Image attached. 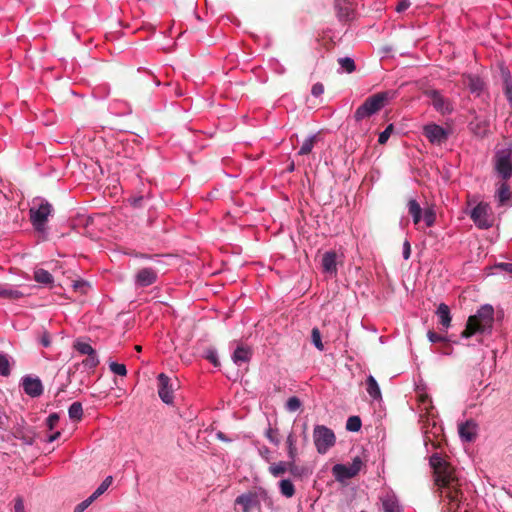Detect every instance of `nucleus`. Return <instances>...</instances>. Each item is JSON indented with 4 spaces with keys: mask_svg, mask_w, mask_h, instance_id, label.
<instances>
[{
    "mask_svg": "<svg viewBox=\"0 0 512 512\" xmlns=\"http://www.w3.org/2000/svg\"><path fill=\"white\" fill-rule=\"evenodd\" d=\"M430 465L434 470L441 501L448 505L450 512H467L470 486L456 475L455 470L439 454L430 457Z\"/></svg>",
    "mask_w": 512,
    "mask_h": 512,
    "instance_id": "1",
    "label": "nucleus"
},
{
    "mask_svg": "<svg viewBox=\"0 0 512 512\" xmlns=\"http://www.w3.org/2000/svg\"><path fill=\"white\" fill-rule=\"evenodd\" d=\"M494 324V309L489 304L482 305L474 315H471L461 332V338H470L474 335L490 334Z\"/></svg>",
    "mask_w": 512,
    "mask_h": 512,
    "instance_id": "2",
    "label": "nucleus"
},
{
    "mask_svg": "<svg viewBox=\"0 0 512 512\" xmlns=\"http://www.w3.org/2000/svg\"><path fill=\"white\" fill-rule=\"evenodd\" d=\"M53 206L42 197H35L29 208V218L34 230L43 235H47V223L53 213Z\"/></svg>",
    "mask_w": 512,
    "mask_h": 512,
    "instance_id": "3",
    "label": "nucleus"
},
{
    "mask_svg": "<svg viewBox=\"0 0 512 512\" xmlns=\"http://www.w3.org/2000/svg\"><path fill=\"white\" fill-rule=\"evenodd\" d=\"M395 96V92L392 91H384L376 93L370 97H368L363 104H361L354 113V118L357 122L362 121L363 119L369 118L374 115L378 111H380L385 103Z\"/></svg>",
    "mask_w": 512,
    "mask_h": 512,
    "instance_id": "4",
    "label": "nucleus"
},
{
    "mask_svg": "<svg viewBox=\"0 0 512 512\" xmlns=\"http://www.w3.org/2000/svg\"><path fill=\"white\" fill-rule=\"evenodd\" d=\"M493 164L499 178L504 181L510 179L512 177V146L496 150Z\"/></svg>",
    "mask_w": 512,
    "mask_h": 512,
    "instance_id": "5",
    "label": "nucleus"
},
{
    "mask_svg": "<svg viewBox=\"0 0 512 512\" xmlns=\"http://www.w3.org/2000/svg\"><path fill=\"white\" fill-rule=\"evenodd\" d=\"M268 499V493L264 489L258 491H249L236 497L235 505L239 506L241 510L237 512H251L252 509L260 508L261 501Z\"/></svg>",
    "mask_w": 512,
    "mask_h": 512,
    "instance_id": "6",
    "label": "nucleus"
},
{
    "mask_svg": "<svg viewBox=\"0 0 512 512\" xmlns=\"http://www.w3.org/2000/svg\"><path fill=\"white\" fill-rule=\"evenodd\" d=\"M313 439L316 450L319 454H325L334 446L336 438L334 432L323 425H316L313 431Z\"/></svg>",
    "mask_w": 512,
    "mask_h": 512,
    "instance_id": "7",
    "label": "nucleus"
},
{
    "mask_svg": "<svg viewBox=\"0 0 512 512\" xmlns=\"http://www.w3.org/2000/svg\"><path fill=\"white\" fill-rule=\"evenodd\" d=\"M363 462L359 456L355 457L351 464H336L332 468V473L336 480L343 482L355 477L361 470Z\"/></svg>",
    "mask_w": 512,
    "mask_h": 512,
    "instance_id": "8",
    "label": "nucleus"
},
{
    "mask_svg": "<svg viewBox=\"0 0 512 512\" xmlns=\"http://www.w3.org/2000/svg\"><path fill=\"white\" fill-rule=\"evenodd\" d=\"M157 383H158L159 398L165 404L173 405L175 385H174L172 379L165 373H160L157 376Z\"/></svg>",
    "mask_w": 512,
    "mask_h": 512,
    "instance_id": "9",
    "label": "nucleus"
},
{
    "mask_svg": "<svg viewBox=\"0 0 512 512\" xmlns=\"http://www.w3.org/2000/svg\"><path fill=\"white\" fill-rule=\"evenodd\" d=\"M471 219L480 229H488L493 225L490 208L487 204L479 203L471 211Z\"/></svg>",
    "mask_w": 512,
    "mask_h": 512,
    "instance_id": "10",
    "label": "nucleus"
},
{
    "mask_svg": "<svg viewBox=\"0 0 512 512\" xmlns=\"http://www.w3.org/2000/svg\"><path fill=\"white\" fill-rule=\"evenodd\" d=\"M423 134L434 145H441L449 137V131L435 123L425 125L423 127Z\"/></svg>",
    "mask_w": 512,
    "mask_h": 512,
    "instance_id": "11",
    "label": "nucleus"
},
{
    "mask_svg": "<svg viewBox=\"0 0 512 512\" xmlns=\"http://www.w3.org/2000/svg\"><path fill=\"white\" fill-rule=\"evenodd\" d=\"M426 95L430 98L431 104L434 109L442 115L449 114L452 112L453 107L450 101L445 98L438 90H429Z\"/></svg>",
    "mask_w": 512,
    "mask_h": 512,
    "instance_id": "12",
    "label": "nucleus"
},
{
    "mask_svg": "<svg viewBox=\"0 0 512 512\" xmlns=\"http://www.w3.org/2000/svg\"><path fill=\"white\" fill-rule=\"evenodd\" d=\"M158 279L157 270L151 267H145L137 271L134 277V284L136 287H148L154 284Z\"/></svg>",
    "mask_w": 512,
    "mask_h": 512,
    "instance_id": "13",
    "label": "nucleus"
},
{
    "mask_svg": "<svg viewBox=\"0 0 512 512\" xmlns=\"http://www.w3.org/2000/svg\"><path fill=\"white\" fill-rule=\"evenodd\" d=\"M21 384L24 392L32 398L39 397L43 393V385L38 377L24 376Z\"/></svg>",
    "mask_w": 512,
    "mask_h": 512,
    "instance_id": "14",
    "label": "nucleus"
},
{
    "mask_svg": "<svg viewBox=\"0 0 512 512\" xmlns=\"http://www.w3.org/2000/svg\"><path fill=\"white\" fill-rule=\"evenodd\" d=\"M463 85H465L471 94L479 97L485 90V83L481 77L475 74H464Z\"/></svg>",
    "mask_w": 512,
    "mask_h": 512,
    "instance_id": "15",
    "label": "nucleus"
},
{
    "mask_svg": "<svg viewBox=\"0 0 512 512\" xmlns=\"http://www.w3.org/2000/svg\"><path fill=\"white\" fill-rule=\"evenodd\" d=\"M489 127V119L482 116H475L469 123V129L478 137H485L489 132Z\"/></svg>",
    "mask_w": 512,
    "mask_h": 512,
    "instance_id": "16",
    "label": "nucleus"
},
{
    "mask_svg": "<svg viewBox=\"0 0 512 512\" xmlns=\"http://www.w3.org/2000/svg\"><path fill=\"white\" fill-rule=\"evenodd\" d=\"M337 16L341 21H348L352 18L354 8L352 0H335Z\"/></svg>",
    "mask_w": 512,
    "mask_h": 512,
    "instance_id": "17",
    "label": "nucleus"
},
{
    "mask_svg": "<svg viewBox=\"0 0 512 512\" xmlns=\"http://www.w3.org/2000/svg\"><path fill=\"white\" fill-rule=\"evenodd\" d=\"M252 357V350L245 345H238L232 353V361L234 364L241 366L248 363Z\"/></svg>",
    "mask_w": 512,
    "mask_h": 512,
    "instance_id": "18",
    "label": "nucleus"
},
{
    "mask_svg": "<svg viewBox=\"0 0 512 512\" xmlns=\"http://www.w3.org/2000/svg\"><path fill=\"white\" fill-rule=\"evenodd\" d=\"M323 272L336 275L337 273V254L335 251H327L322 257Z\"/></svg>",
    "mask_w": 512,
    "mask_h": 512,
    "instance_id": "19",
    "label": "nucleus"
},
{
    "mask_svg": "<svg viewBox=\"0 0 512 512\" xmlns=\"http://www.w3.org/2000/svg\"><path fill=\"white\" fill-rule=\"evenodd\" d=\"M436 315L439 319V324L441 325L442 330L447 331L452 320L449 306L445 303H440L436 310Z\"/></svg>",
    "mask_w": 512,
    "mask_h": 512,
    "instance_id": "20",
    "label": "nucleus"
},
{
    "mask_svg": "<svg viewBox=\"0 0 512 512\" xmlns=\"http://www.w3.org/2000/svg\"><path fill=\"white\" fill-rule=\"evenodd\" d=\"M384 512H400V505L397 497L392 492H387L381 497Z\"/></svg>",
    "mask_w": 512,
    "mask_h": 512,
    "instance_id": "21",
    "label": "nucleus"
},
{
    "mask_svg": "<svg viewBox=\"0 0 512 512\" xmlns=\"http://www.w3.org/2000/svg\"><path fill=\"white\" fill-rule=\"evenodd\" d=\"M459 435L465 442H472L476 437V425L472 421H466L459 425Z\"/></svg>",
    "mask_w": 512,
    "mask_h": 512,
    "instance_id": "22",
    "label": "nucleus"
},
{
    "mask_svg": "<svg viewBox=\"0 0 512 512\" xmlns=\"http://www.w3.org/2000/svg\"><path fill=\"white\" fill-rule=\"evenodd\" d=\"M24 297V293L10 284H0V298L16 300Z\"/></svg>",
    "mask_w": 512,
    "mask_h": 512,
    "instance_id": "23",
    "label": "nucleus"
},
{
    "mask_svg": "<svg viewBox=\"0 0 512 512\" xmlns=\"http://www.w3.org/2000/svg\"><path fill=\"white\" fill-rule=\"evenodd\" d=\"M297 438L293 432H290L286 438L287 445V456L290 460V464L293 466V463L296 462L298 456V450L296 447Z\"/></svg>",
    "mask_w": 512,
    "mask_h": 512,
    "instance_id": "24",
    "label": "nucleus"
},
{
    "mask_svg": "<svg viewBox=\"0 0 512 512\" xmlns=\"http://www.w3.org/2000/svg\"><path fill=\"white\" fill-rule=\"evenodd\" d=\"M408 212L412 217L413 223L419 225L422 220L423 210L415 199H410L407 204Z\"/></svg>",
    "mask_w": 512,
    "mask_h": 512,
    "instance_id": "25",
    "label": "nucleus"
},
{
    "mask_svg": "<svg viewBox=\"0 0 512 512\" xmlns=\"http://www.w3.org/2000/svg\"><path fill=\"white\" fill-rule=\"evenodd\" d=\"M293 467H294V465L292 466L290 464V460L288 462L279 461L277 463H273L270 465L269 472L274 477H279V476L283 475L288 470L290 472H293Z\"/></svg>",
    "mask_w": 512,
    "mask_h": 512,
    "instance_id": "26",
    "label": "nucleus"
},
{
    "mask_svg": "<svg viewBox=\"0 0 512 512\" xmlns=\"http://www.w3.org/2000/svg\"><path fill=\"white\" fill-rule=\"evenodd\" d=\"M366 385H367V392L371 398H373L374 400L381 399L380 387H379L376 379L372 375H369L367 377Z\"/></svg>",
    "mask_w": 512,
    "mask_h": 512,
    "instance_id": "27",
    "label": "nucleus"
},
{
    "mask_svg": "<svg viewBox=\"0 0 512 512\" xmlns=\"http://www.w3.org/2000/svg\"><path fill=\"white\" fill-rule=\"evenodd\" d=\"M73 348L82 355H91L96 352V350L86 341L82 339L75 340L73 344Z\"/></svg>",
    "mask_w": 512,
    "mask_h": 512,
    "instance_id": "28",
    "label": "nucleus"
},
{
    "mask_svg": "<svg viewBox=\"0 0 512 512\" xmlns=\"http://www.w3.org/2000/svg\"><path fill=\"white\" fill-rule=\"evenodd\" d=\"M280 493L286 497L291 498L295 494V487L291 480L283 479L279 482Z\"/></svg>",
    "mask_w": 512,
    "mask_h": 512,
    "instance_id": "29",
    "label": "nucleus"
},
{
    "mask_svg": "<svg viewBox=\"0 0 512 512\" xmlns=\"http://www.w3.org/2000/svg\"><path fill=\"white\" fill-rule=\"evenodd\" d=\"M34 279L36 282L44 285H48L53 282V276L51 273L44 269H37L34 272Z\"/></svg>",
    "mask_w": 512,
    "mask_h": 512,
    "instance_id": "30",
    "label": "nucleus"
},
{
    "mask_svg": "<svg viewBox=\"0 0 512 512\" xmlns=\"http://www.w3.org/2000/svg\"><path fill=\"white\" fill-rule=\"evenodd\" d=\"M99 357L97 352L88 355L81 363L84 369L88 371H94L95 368L99 365Z\"/></svg>",
    "mask_w": 512,
    "mask_h": 512,
    "instance_id": "31",
    "label": "nucleus"
},
{
    "mask_svg": "<svg viewBox=\"0 0 512 512\" xmlns=\"http://www.w3.org/2000/svg\"><path fill=\"white\" fill-rule=\"evenodd\" d=\"M68 415L71 420H81L83 416L82 404L80 402H73L68 409Z\"/></svg>",
    "mask_w": 512,
    "mask_h": 512,
    "instance_id": "32",
    "label": "nucleus"
},
{
    "mask_svg": "<svg viewBox=\"0 0 512 512\" xmlns=\"http://www.w3.org/2000/svg\"><path fill=\"white\" fill-rule=\"evenodd\" d=\"M315 140H316V135H311L308 138H306L304 140V142L302 143V145L298 151V154L299 155H308L314 147Z\"/></svg>",
    "mask_w": 512,
    "mask_h": 512,
    "instance_id": "33",
    "label": "nucleus"
},
{
    "mask_svg": "<svg viewBox=\"0 0 512 512\" xmlns=\"http://www.w3.org/2000/svg\"><path fill=\"white\" fill-rule=\"evenodd\" d=\"M112 480V476H107L103 480V482L97 487V489L91 494L92 499L96 500L99 496L106 492L109 486L112 484Z\"/></svg>",
    "mask_w": 512,
    "mask_h": 512,
    "instance_id": "34",
    "label": "nucleus"
},
{
    "mask_svg": "<svg viewBox=\"0 0 512 512\" xmlns=\"http://www.w3.org/2000/svg\"><path fill=\"white\" fill-rule=\"evenodd\" d=\"M422 219L427 227H432L436 221V213L433 208H427L422 213Z\"/></svg>",
    "mask_w": 512,
    "mask_h": 512,
    "instance_id": "35",
    "label": "nucleus"
},
{
    "mask_svg": "<svg viewBox=\"0 0 512 512\" xmlns=\"http://www.w3.org/2000/svg\"><path fill=\"white\" fill-rule=\"evenodd\" d=\"M361 419L358 416H350L346 422V429L350 432H357L361 429Z\"/></svg>",
    "mask_w": 512,
    "mask_h": 512,
    "instance_id": "36",
    "label": "nucleus"
},
{
    "mask_svg": "<svg viewBox=\"0 0 512 512\" xmlns=\"http://www.w3.org/2000/svg\"><path fill=\"white\" fill-rule=\"evenodd\" d=\"M498 198L501 203L507 201L510 197V187L509 185L503 180V182L499 185L497 189Z\"/></svg>",
    "mask_w": 512,
    "mask_h": 512,
    "instance_id": "37",
    "label": "nucleus"
},
{
    "mask_svg": "<svg viewBox=\"0 0 512 512\" xmlns=\"http://www.w3.org/2000/svg\"><path fill=\"white\" fill-rule=\"evenodd\" d=\"M338 62L340 67L347 73H352L356 69L355 62L350 57L339 58Z\"/></svg>",
    "mask_w": 512,
    "mask_h": 512,
    "instance_id": "38",
    "label": "nucleus"
},
{
    "mask_svg": "<svg viewBox=\"0 0 512 512\" xmlns=\"http://www.w3.org/2000/svg\"><path fill=\"white\" fill-rule=\"evenodd\" d=\"M311 341L313 345L319 350H324V345L321 338L320 330L317 327H314L311 331Z\"/></svg>",
    "mask_w": 512,
    "mask_h": 512,
    "instance_id": "39",
    "label": "nucleus"
},
{
    "mask_svg": "<svg viewBox=\"0 0 512 512\" xmlns=\"http://www.w3.org/2000/svg\"><path fill=\"white\" fill-rule=\"evenodd\" d=\"M266 438L274 445L278 446L280 443L279 431L277 428L269 426L265 431Z\"/></svg>",
    "mask_w": 512,
    "mask_h": 512,
    "instance_id": "40",
    "label": "nucleus"
},
{
    "mask_svg": "<svg viewBox=\"0 0 512 512\" xmlns=\"http://www.w3.org/2000/svg\"><path fill=\"white\" fill-rule=\"evenodd\" d=\"M0 375H10V362L7 355L0 353Z\"/></svg>",
    "mask_w": 512,
    "mask_h": 512,
    "instance_id": "41",
    "label": "nucleus"
},
{
    "mask_svg": "<svg viewBox=\"0 0 512 512\" xmlns=\"http://www.w3.org/2000/svg\"><path fill=\"white\" fill-rule=\"evenodd\" d=\"M301 405H302V403H301L300 399L296 396H292L287 400L285 408L289 412H295L301 407Z\"/></svg>",
    "mask_w": 512,
    "mask_h": 512,
    "instance_id": "42",
    "label": "nucleus"
},
{
    "mask_svg": "<svg viewBox=\"0 0 512 512\" xmlns=\"http://www.w3.org/2000/svg\"><path fill=\"white\" fill-rule=\"evenodd\" d=\"M109 368L116 375H119V376H122V377L127 375V369H126V366L124 364L117 363V362H111L109 364Z\"/></svg>",
    "mask_w": 512,
    "mask_h": 512,
    "instance_id": "43",
    "label": "nucleus"
},
{
    "mask_svg": "<svg viewBox=\"0 0 512 512\" xmlns=\"http://www.w3.org/2000/svg\"><path fill=\"white\" fill-rule=\"evenodd\" d=\"M394 130V126L393 124H389L384 131H382L380 134H379V137H378V142L379 144H385L389 137L391 136L392 132Z\"/></svg>",
    "mask_w": 512,
    "mask_h": 512,
    "instance_id": "44",
    "label": "nucleus"
},
{
    "mask_svg": "<svg viewBox=\"0 0 512 512\" xmlns=\"http://www.w3.org/2000/svg\"><path fill=\"white\" fill-rule=\"evenodd\" d=\"M427 337L431 343L447 342L448 341L447 336L437 334L436 332H434L432 330L428 331Z\"/></svg>",
    "mask_w": 512,
    "mask_h": 512,
    "instance_id": "45",
    "label": "nucleus"
},
{
    "mask_svg": "<svg viewBox=\"0 0 512 512\" xmlns=\"http://www.w3.org/2000/svg\"><path fill=\"white\" fill-rule=\"evenodd\" d=\"M95 499H92V496L90 495L87 499L79 503L75 508L73 512H84L93 502Z\"/></svg>",
    "mask_w": 512,
    "mask_h": 512,
    "instance_id": "46",
    "label": "nucleus"
},
{
    "mask_svg": "<svg viewBox=\"0 0 512 512\" xmlns=\"http://www.w3.org/2000/svg\"><path fill=\"white\" fill-rule=\"evenodd\" d=\"M59 422V415L57 413H51L46 419V425L50 430H53Z\"/></svg>",
    "mask_w": 512,
    "mask_h": 512,
    "instance_id": "47",
    "label": "nucleus"
},
{
    "mask_svg": "<svg viewBox=\"0 0 512 512\" xmlns=\"http://www.w3.org/2000/svg\"><path fill=\"white\" fill-rule=\"evenodd\" d=\"M258 453L266 462L270 461L271 451L267 446H265V445L259 446Z\"/></svg>",
    "mask_w": 512,
    "mask_h": 512,
    "instance_id": "48",
    "label": "nucleus"
},
{
    "mask_svg": "<svg viewBox=\"0 0 512 512\" xmlns=\"http://www.w3.org/2000/svg\"><path fill=\"white\" fill-rule=\"evenodd\" d=\"M323 93H324V86H323V84H322V83L317 82V83H315V84L312 86L311 94H312L314 97H319V96H321Z\"/></svg>",
    "mask_w": 512,
    "mask_h": 512,
    "instance_id": "49",
    "label": "nucleus"
},
{
    "mask_svg": "<svg viewBox=\"0 0 512 512\" xmlns=\"http://www.w3.org/2000/svg\"><path fill=\"white\" fill-rule=\"evenodd\" d=\"M402 254H403V258L405 260H408L410 258V255H411V244H410L408 239H405V241L403 242Z\"/></svg>",
    "mask_w": 512,
    "mask_h": 512,
    "instance_id": "50",
    "label": "nucleus"
},
{
    "mask_svg": "<svg viewBox=\"0 0 512 512\" xmlns=\"http://www.w3.org/2000/svg\"><path fill=\"white\" fill-rule=\"evenodd\" d=\"M505 96L512 107V84L508 81L505 82Z\"/></svg>",
    "mask_w": 512,
    "mask_h": 512,
    "instance_id": "51",
    "label": "nucleus"
},
{
    "mask_svg": "<svg viewBox=\"0 0 512 512\" xmlns=\"http://www.w3.org/2000/svg\"><path fill=\"white\" fill-rule=\"evenodd\" d=\"M409 7H410L409 0H401L396 6V11L400 13V12L407 10Z\"/></svg>",
    "mask_w": 512,
    "mask_h": 512,
    "instance_id": "52",
    "label": "nucleus"
},
{
    "mask_svg": "<svg viewBox=\"0 0 512 512\" xmlns=\"http://www.w3.org/2000/svg\"><path fill=\"white\" fill-rule=\"evenodd\" d=\"M14 511L15 512H25L24 503L21 498H17L15 500Z\"/></svg>",
    "mask_w": 512,
    "mask_h": 512,
    "instance_id": "53",
    "label": "nucleus"
},
{
    "mask_svg": "<svg viewBox=\"0 0 512 512\" xmlns=\"http://www.w3.org/2000/svg\"><path fill=\"white\" fill-rule=\"evenodd\" d=\"M40 343L43 347H49L51 344L50 337L48 334H43L40 338Z\"/></svg>",
    "mask_w": 512,
    "mask_h": 512,
    "instance_id": "54",
    "label": "nucleus"
},
{
    "mask_svg": "<svg viewBox=\"0 0 512 512\" xmlns=\"http://www.w3.org/2000/svg\"><path fill=\"white\" fill-rule=\"evenodd\" d=\"M498 267L503 271L512 274V263H500Z\"/></svg>",
    "mask_w": 512,
    "mask_h": 512,
    "instance_id": "55",
    "label": "nucleus"
},
{
    "mask_svg": "<svg viewBox=\"0 0 512 512\" xmlns=\"http://www.w3.org/2000/svg\"><path fill=\"white\" fill-rule=\"evenodd\" d=\"M143 200V197L140 196V197H134L132 199H130V203L133 207H140L141 206V202Z\"/></svg>",
    "mask_w": 512,
    "mask_h": 512,
    "instance_id": "56",
    "label": "nucleus"
},
{
    "mask_svg": "<svg viewBox=\"0 0 512 512\" xmlns=\"http://www.w3.org/2000/svg\"><path fill=\"white\" fill-rule=\"evenodd\" d=\"M60 435H61V433H60L59 431H57V432H55V433H53V434L49 435V436H48L47 441H48L49 443H52V442H54L55 440H57V439L60 437Z\"/></svg>",
    "mask_w": 512,
    "mask_h": 512,
    "instance_id": "57",
    "label": "nucleus"
},
{
    "mask_svg": "<svg viewBox=\"0 0 512 512\" xmlns=\"http://www.w3.org/2000/svg\"><path fill=\"white\" fill-rule=\"evenodd\" d=\"M6 420H7V417H6L5 413L0 410V428L4 427Z\"/></svg>",
    "mask_w": 512,
    "mask_h": 512,
    "instance_id": "58",
    "label": "nucleus"
},
{
    "mask_svg": "<svg viewBox=\"0 0 512 512\" xmlns=\"http://www.w3.org/2000/svg\"><path fill=\"white\" fill-rule=\"evenodd\" d=\"M217 438L220 439L221 441H224V442H228L230 441L223 432H218L217 433Z\"/></svg>",
    "mask_w": 512,
    "mask_h": 512,
    "instance_id": "59",
    "label": "nucleus"
},
{
    "mask_svg": "<svg viewBox=\"0 0 512 512\" xmlns=\"http://www.w3.org/2000/svg\"><path fill=\"white\" fill-rule=\"evenodd\" d=\"M433 429H435V431H433V434H434L435 436H436V435H438V434H440V433H441V431H442L441 427H438V426L436 425L435 421H433Z\"/></svg>",
    "mask_w": 512,
    "mask_h": 512,
    "instance_id": "60",
    "label": "nucleus"
},
{
    "mask_svg": "<svg viewBox=\"0 0 512 512\" xmlns=\"http://www.w3.org/2000/svg\"><path fill=\"white\" fill-rule=\"evenodd\" d=\"M208 359H209L212 363L216 364V356H215V354H211V355H209V356H208Z\"/></svg>",
    "mask_w": 512,
    "mask_h": 512,
    "instance_id": "61",
    "label": "nucleus"
},
{
    "mask_svg": "<svg viewBox=\"0 0 512 512\" xmlns=\"http://www.w3.org/2000/svg\"><path fill=\"white\" fill-rule=\"evenodd\" d=\"M423 429H424V434H425V440H430V437L428 436L429 431H428L427 427L423 426Z\"/></svg>",
    "mask_w": 512,
    "mask_h": 512,
    "instance_id": "62",
    "label": "nucleus"
},
{
    "mask_svg": "<svg viewBox=\"0 0 512 512\" xmlns=\"http://www.w3.org/2000/svg\"><path fill=\"white\" fill-rule=\"evenodd\" d=\"M306 429H307V425L304 424V430H303V433H304V438L306 439L307 438V435H306Z\"/></svg>",
    "mask_w": 512,
    "mask_h": 512,
    "instance_id": "63",
    "label": "nucleus"
},
{
    "mask_svg": "<svg viewBox=\"0 0 512 512\" xmlns=\"http://www.w3.org/2000/svg\"><path fill=\"white\" fill-rule=\"evenodd\" d=\"M135 349H136L138 352H140L142 348H141V346H136V347H135Z\"/></svg>",
    "mask_w": 512,
    "mask_h": 512,
    "instance_id": "64",
    "label": "nucleus"
}]
</instances>
